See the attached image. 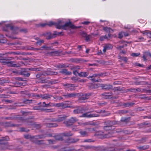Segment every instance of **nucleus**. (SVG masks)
I'll list each match as a JSON object with an SVG mask.
<instances>
[{
	"label": "nucleus",
	"mask_w": 151,
	"mask_h": 151,
	"mask_svg": "<svg viewBox=\"0 0 151 151\" xmlns=\"http://www.w3.org/2000/svg\"><path fill=\"white\" fill-rule=\"evenodd\" d=\"M50 27L55 25L56 28L58 29H63L65 30L67 29L68 28L73 29L76 28L72 23L70 22H66L64 23V22L62 20H59L57 22H50L48 24Z\"/></svg>",
	"instance_id": "1"
},
{
	"label": "nucleus",
	"mask_w": 151,
	"mask_h": 151,
	"mask_svg": "<svg viewBox=\"0 0 151 151\" xmlns=\"http://www.w3.org/2000/svg\"><path fill=\"white\" fill-rule=\"evenodd\" d=\"M99 116V115L98 114L94 113L91 114L90 112H89L83 114L80 116L81 117L91 118L98 116Z\"/></svg>",
	"instance_id": "8"
},
{
	"label": "nucleus",
	"mask_w": 151,
	"mask_h": 151,
	"mask_svg": "<svg viewBox=\"0 0 151 151\" xmlns=\"http://www.w3.org/2000/svg\"><path fill=\"white\" fill-rule=\"evenodd\" d=\"M98 151H112L115 150L114 146L113 145L112 147H103L99 146L97 147Z\"/></svg>",
	"instance_id": "5"
},
{
	"label": "nucleus",
	"mask_w": 151,
	"mask_h": 151,
	"mask_svg": "<svg viewBox=\"0 0 151 151\" xmlns=\"http://www.w3.org/2000/svg\"><path fill=\"white\" fill-rule=\"evenodd\" d=\"M55 138L56 140H62L63 138L60 135H58L55 137Z\"/></svg>",
	"instance_id": "37"
},
{
	"label": "nucleus",
	"mask_w": 151,
	"mask_h": 151,
	"mask_svg": "<svg viewBox=\"0 0 151 151\" xmlns=\"http://www.w3.org/2000/svg\"><path fill=\"white\" fill-rule=\"evenodd\" d=\"M58 32H57V31H54V33L52 34V35L53 37H55L56 35H58Z\"/></svg>",
	"instance_id": "62"
},
{
	"label": "nucleus",
	"mask_w": 151,
	"mask_h": 151,
	"mask_svg": "<svg viewBox=\"0 0 151 151\" xmlns=\"http://www.w3.org/2000/svg\"><path fill=\"white\" fill-rule=\"evenodd\" d=\"M142 125H148V126H151V124L150 123H147V122H145L142 123L141 124Z\"/></svg>",
	"instance_id": "58"
},
{
	"label": "nucleus",
	"mask_w": 151,
	"mask_h": 151,
	"mask_svg": "<svg viewBox=\"0 0 151 151\" xmlns=\"http://www.w3.org/2000/svg\"><path fill=\"white\" fill-rule=\"evenodd\" d=\"M40 96L42 99H50L52 97V95L48 94H45L40 95Z\"/></svg>",
	"instance_id": "20"
},
{
	"label": "nucleus",
	"mask_w": 151,
	"mask_h": 151,
	"mask_svg": "<svg viewBox=\"0 0 151 151\" xmlns=\"http://www.w3.org/2000/svg\"><path fill=\"white\" fill-rule=\"evenodd\" d=\"M134 104V103L132 102H128L124 103L122 104V105L125 107H129L132 106Z\"/></svg>",
	"instance_id": "27"
},
{
	"label": "nucleus",
	"mask_w": 151,
	"mask_h": 151,
	"mask_svg": "<svg viewBox=\"0 0 151 151\" xmlns=\"http://www.w3.org/2000/svg\"><path fill=\"white\" fill-rule=\"evenodd\" d=\"M119 58L121 59V60H122L125 61L127 62V58L126 57H121L120 56H119Z\"/></svg>",
	"instance_id": "50"
},
{
	"label": "nucleus",
	"mask_w": 151,
	"mask_h": 151,
	"mask_svg": "<svg viewBox=\"0 0 151 151\" xmlns=\"http://www.w3.org/2000/svg\"><path fill=\"white\" fill-rule=\"evenodd\" d=\"M3 125L5 127H17L18 124H12L10 122H6L3 124Z\"/></svg>",
	"instance_id": "18"
},
{
	"label": "nucleus",
	"mask_w": 151,
	"mask_h": 151,
	"mask_svg": "<svg viewBox=\"0 0 151 151\" xmlns=\"http://www.w3.org/2000/svg\"><path fill=\"white\" fill-rule=\"evenodd\" d=\"M6 27L9 28L10 29L13 31V33L14 34H17L19 31V28L17 27L14 26L10 24H7L6 25Z\"/></svg>",
	"instance_id": "7"
},
{
	"label": "nucleus",
	"mask_w": 151,
	"mask_h": 151,
	"mask_svg": "<svg viewBox=\"0 0 151 151\" xmlns=\"http://www.w3.org/2000/svg\"><path fill=\"white\" fill-rule=\"evenodd\" d=\"M112 48L113 46L109 44H105L104 47L103 52H105L106 50L111 49Z\"/></svg>",
	"instance_id": "14"
},
{
	"label": "nucleus",
	"mask_w": 151,
	"mask_h": 151,
	"mask_svg": "<svg viewBox=\"0 0 151 151\" xmlns=\"http://www.w3.org/2000/svg\"><path fill=\"white\" fill-rule=\"evenodd\" d=\"M102 95L105 96V98L109 99L112 98L111 93H104L102 94Z\"/></svg>",
	"instance_id": "22"
},
{
	"label": "nucleus",
	"mask_w": 151,
	"mask_h": 151,
	"mask_svg": "<svg viewBox=\"0 0 151 151\" xmlns=\"http://www.w3.org/2000/svg\"><path fill=\"white\" fill-rule=\"evenodd\" d=\"M56 67L58 68H61L67 67L66 65L64 64H60L57 65Z\"/></svg>",
	"instance_id": "38"
},
{
	"label": "nucleus",
	"mask_w": 151,
	"mask_h": 151,
	"mask_svg": "<svg viewBox=\"0 0 151 151\" xmlns=\"http://www.w3.org/2000/svg\"><path fill=\"white\" fill-rule=\"evenodd\" d=\"M77 109L74 110L73 112L75 114H81L86 111L85 109L83 106H78L76 107Z\"/></svg>",
	"instance_id": "6"
},
{
	"label": "nucleus",
	"mask_w": 151,
	"mask_h": 151,
	"mask_svg": "<svg viewBox=\"0 0 151 151\" xmlns=\"http://www.w3.org/2000/svg\"><path fill=\"white\" fill-rule=\"evenodd\" d=\"M24 63L22 61L19 62L18 64H16L15 62L13 61H9L8 62L7 66L11 67H20Z\"/></svg>",
	"instance_id": "9"
},
{
	"label": "nucleus",
	"mask_w": 151,
	"mask_h": 151,
	"mask_svg": "<svg viewBox=\"0 0 151 151\" xmlns=\"http://www.w3.org/2000/svg\"><path fill=\"white\" fill-rule=\"evenodd\" d=\"M42 35L45 37L47 39H50L53 38V37L52 34L50 32H47L44 33L42 34Z\"/></svg>",
	"instance_id": "17"
},
{
	"label": "nucleus",
	"mask_w": 151,
	"mask_h": 151,
	"mask_svg": "<svg viewBox=\"0 0 151 151\" xmlns=\"http://www.w3.org/2000/svg\"><path fill=\"white\" fill-rule=\"evenodd\" d=\"M70 102L69 101H65L64 103H62V107L63 108H70L71 106L70 105L69 103Z\"/></svg>",
	"instance_id": "19"
},
{
	"label": "nucleus",
	"mask_w": 151,
	"mask_h": 151,
	"mask_svg": "<svg viewBox=\"0 0 151 151\" xmlns=\"http://www.w3.org/2000/svg\"><path fill=\"white\" fill-rule=\"evenodd\" d=\"M6 42V41L5 39H1L0 40V43H5Z\"/></svg>",
	"instance_id": "59"
},
{
	"label": "nucleus",
	"mask_w": 151,
	"mask_h": 151,
	"mask_svg": "<svg viewBox=\"0 0 151 151\" xmlns=\"http://www.w3.org/2000/svg\"><path fill=\"white\" fill-rule=\"evenodd\" d=\"M9 140V138L7 136L0 139V144L2 145L1 147H4L3 148L1 147V150H4L7 148L8 145L7 141Z\"/></svg>",
	"instance_id": "2"
},
{
	"label": "nucleus",
	"mask_w": 151,
	"mask_h": 151,
	"mask_svg": "<svg viewBox=\"0 0 151 151\" xmlns=\"http://www.w3.org/2000/svg\"><path fill=\"white\" fill-rule=\"evenodd\" d=\"M59 73L66 75H70L72 74L71 72L68 71L66 69H63Z\"/></svg>",
	"instance_id": "15"
},
{
	"label": "nucleus",
	"mask_w": 151,
	"mask_h": 151,
	"mask_svg": "<svg viewBox=\"0 0 151 151\" xmlns=\"http://www.w3.org/2000/svg\"><path fill=\"white\" fill-rule=\"evenodd\" d=\"M41 70V69L37 68H29V70L30 71H40Z\"/></svg>",
	"instance_id": "41"
},
{
	"label": "nucleus",
	"mask_w": 151,
	"mask_h": 151,
	"mask_svg": "<svg viewBox=\"0 0 151 151\" xmlns=\"http://www.w3.org/2000/svg\"><path fill=\"white\" fill-rule=\"evenodd\" d=\"M143 91L144 92L147 93L148 94L151 95V89L147 90L146 89H143Z\"/></svg>",
	"instance_id": "43"
},
{
	"label": "nucleus",
	"mask_w": 151,
	"mask_h": 151,
	"mask_svg": "<svg viewBox=\"0 0 151 151\" xmlns=\"http://www.w3.org/2000/svg\"><path fill=\"white\" fill-rule=\"evenodd\" d=\"M104 73H102L101 74H93L91 76H89L88 78H91V81L93 82H101V79H96V77H98L99 78V77L102 76L104 75Z\"/></svg>",
	"instance_id": "3"
},
{
	"label": "nucleus",
	"mask_w": 151,
	"mask_h": 151,
	"mask_svg": "<svg viewBox=\"0 0 151 151\" xmlns=\"http://www.w3.org/2000/svg\"><path fill=\"white\" fill-rule=\"evenodd\" d=\"M63 105V104H62V103H59L57 104H56V106L57 107H62Z\"/></svg>",
	"instance_id": "63"
},
{
	"label": "nucleus",
	"mask_w": 151,
	"mask_h": 151,
	"mask_svg": "<svg viewBox=\"0 0 151 151\" xmlns=\"http://www.w3.org/2000/svg\"><path fill=\"white\" fill-rule=\"evenodd\" d=\"M32 141L34 142L35 143L38 144H43V140H39L38 139H32Z\"/></svg>",
	"instance_id": "26"
},
{
	"label": "nucleus",
	"mask_w": 151,
	"mask_h": 151,
	"mask_svg": "<svg viewBox=\"0 0 151 151\" xmlns=\"http://www.w3.org/2000/svg\"><path fill=\"white\" fill-rule=\"evenodd\" d=\"M63 136H72L73 135V134L71 133L70 132H66L63 133Z\"/></svg>",
	"instance_id": "35"
},
{
	"label": "nucleus",
	"mask_w": 151,
	"mask_h": 151,
	"mask_svg": "<svg viewBox=\"0 0 151 151\" xmlns=\"http://www.w3.org/2000/svg\"><path fill=\"white\" fill-rule=\"evenodd\" d=\"M35 39L37 40V41L36 42V44L38 45V46H40L41 45L42 43H43L44 42V41L43 40H39V38L37 37Z\"/></svg>",
	"instance_id": "24"
},
{
	"label": "nucleus",
	"mask_w": 151,
	"mask_h": 151,
	"mask_svg": "<svg viewBox=\"0 0 151 151\" xmlns=\"http://www.w3.org/2000/svg\"><path fill=\"white\" fill-rule=\"evenodd\" d=\"M127 92L130 91L131 92H133L135 93V88H130L128 89L127 90Z\"/></svg>",
	"instance_id": "48"
},
{
	"label": "nucleus",
	"mask_w": 151,
	"mask_h": 151,
	"mask_svg": "<svg viewBox=\"0 0 151 151\" xmlns=\"http://www.w3.org/2000/svg\"><path fill=\"white\" fill-rule=\"evenodd\" d=\"M102 87L103 89L107 90H109L112 88V86L109 85H102Z\"/></svg>",
	"instance_id": "21"
},
{
	"label": "nucleus",
	"mask_w": 151,
	"mask_h": 151,
	"mask_svg": "<svg viewBox=\"0 0 151 151\" xmlns=\"http://www.w3.org/2000/svg\"><path fill=\"white\" fill-rule=\"evenodd\" d=\"M33 137V136L31 137L30 135H24V137L26 139H27L30 138L31 141H32V138Z\"/></svg>",
	"instance_id": "51"
},
{
	"label": "nucleus",
	"mask_w": 151,
	"mask_h": 151,
	"mask_svg": "<svg viewBox=\"0 0 151 151\" xmlns=\"http://www.w3.org/2000/svg\"><path fill=\"white\" fill-rule=\"evenodd\" d=\"M78 121V119L76 117H72L68 121L64 122V123L67 126H70L73 123Z\"/></svg>",
	"instance_id": "4"
},
{
	"label": "nucleus",
	"mask_w": 151,
	"mask_h": 151,
	"mask_svg": "<svg viewBox=\"0 0 151 151\" xmlns=\"http://www.w3.org/2000/svg\"><path fill=\"white\" fill-rule=\"evenodd\" d=\"M12 54H14L16 55H17L18 53L17 52H10L5 53L4 54V55H9Z\"/></svg>",
	"instance_id": "46"
},
{
	"label": "nucleus",
	"mask_w": 151,
	"mask_h": 151,
	"mask_svg": "<svg viewBox=\"0 0 151 151\" xmlns=\"http://www.w3.org/2000/svg\"><path fill=\"white\" fill-rule=\"evenodd\" d=\"M108 37L107 36L105 35V36H102L100 37V40L101 41H103L105 39H108Z\"/></svg>",
	"instance_id": "42"
},
{
	"label": "nucleus",
	"mask_w": 151,
	"mask_h": 151,
	"mask_svg": "<svg viewBox=\"0 0 151 151\" xmlns=\"http://www.w3.org/2000/svg\"><path fill=\"white\" fill-rule=\"evenodd\" d=\"M91 95L90 93H86L83 95L79 99L80 101H81L83 100H85L88 99L89 98V96Z\"/></svg>",
	"instance_id": "16"
},
{
	"label": "nucleus",
	"mask_w": 151,
	"mask_h": 151,
	"mask_svg": "<svg viewBox=\"0 0 151 151\" xmlns=\"http://www.w3.org/2000/svg\"><path fill=\"white\" fill-rule=\"evenodd\" d=\"M45 137L44 135H41L37 136H33L32 137L33 139H42L44 138Z\"/></svg>",
	"instance_id": "29"
},
{
	"label": "nucleus",
	"mask_w": 151,
	"mask_h": 151,
	"mask_svg": "<svg viewBox=\"0 0 151 151\" xmlns=\"http://www.w3.org/2000/svg\"><path fill=\"white\" fill-rule=\"evenodd\" d=\"M19 31L24 33H26L28 32L27 30L25 29H20L19 28Z\"/></svg>",
	"instance_id": "52"
},
{
	"label": "nucleus",
	"mask_w": 151,
	"mask_h": 151,
	"mask_svg": "<svg viewBox=\"0 0 151 151\" xmlns=\"http://www.w3.org/2000/svg\"><path fill=\"white\" fill-rule=\"evenodd\" d=\"M106 124L107 125L108 124V125H106L104 127V129L105 130H107V127H109L110 128L112 125L117 124L118 123L116 121H108L107 122H105Z\"/></svg>",
	"instance_id": "10"
},
{
	"label": "nucleus",
	"mask_w": 151,
	"mask_h": 151,
	"mask_svg": "<svg viewBox=\"0 0 151 151\" xmlns=\"http://www.w3.org/2000/svg\"><path fill=\"white\" fill-rule=\"evenodd\" d=\"M42 75H43L44 76V72H40L38 73L36 75V77L38 78H40Z\"/></svg>",
	"instance_id": "40"
},
{
	"label": "nucleus",
	"mask_w": 151,
	"mask_h": 151,
	"mask_svg": "<svg viewBox=\"0 0 151 151\" xmlns=\"http://www.w3.org/2000/svg\"><path fill=\"white\" fill-rule=\"evenodd\" d=\"M128 119L126 118H122L121 121L123 122H127Z\"/></svg>",
	"instance_id": "60"
},
{
	"label": "nucleus",
	"mask_w": 151,
	"mask_h": 151,
	"mask_svg": "<svg viewBox=\"0 0 151 151\" xmlns=\"http://www.w3.org/2000/svg\"><path fill=\"white\" fill-rule=\"evenodd\" d=\"M79 139L78 138H68L66 140L65 142L69 143H75L78 141Z\"/></svg>",
	"instance_id": "13"
},
{
	"label": "nucleus",
	"mask_w": 151,
	"mask_h": 151,
	"mask_svg": "<svg viewBox=\"0 0 151 151\" xmlns=\"http://www.w3.org/2000/svg\"><path fill=\"white\" fill-rule=\"evenodd\" d=\"M46 125L48 127H57V124L55 123H47Z\"/></svg>",
	"instance_id": "25"
},
{
	"label": "nucleus",
	"mask_w": 151,
	"mask_h": 151,
	"mask_svg": "<svg viewBox=\"0 0 151 151\" xmlns=\"http://www.w3.org/2000/svg\"><path fill=\"white\" fill-rule=\"evenodd\" d=\"M140 55V53H134L131 54V55L134 57H137Z\"/></svg>",
	"instance_id": "56"
},
{
	"label": "nucleus",
	"mask_w": 151,
	"mask_h": 151,
	"mask_svg": "<svg viewBox=\"0 0 151 151\" xmlns=\"http://www.w3.org/2000/svg\"><path fill=\"white\" fill-rule=\"evenodd\" d=\"M127 111L125 110H119V113L120 114H125L127 113Z\"/></svg>",
	"instance_id": "44"
},
{
	"label": "nucleus",
	"mask_w": 151,
	"mask_h": 151,
	"mask_svg": "<svg viewBox=\"0 0 151 151\" xmlns=\"http://www.w3.org/2000/svg\"><path fill=\"white\" fill-rule=\"evenodd\" d=\"M58 73L57 72L50 70V68H48L46 71L44 72V76L56 75Z\"/></svg>",
	"instance_id": "11"
},
{
	"label": "nucleus",
	"mask_w": 151,
	"mask_h": 151,
	"mask_svg": "<svg viewBox=\"0 0 151 151\" xmlns=\"http://www.w3.org/2000/svg\"><path fill=\"white\" fill-rule=\"evenodd\" d=\"M143 34L145 35L148 36H151V32H149L147 31L142 32Z\"/></svg>",
	"instance_id": "49"
},
{
	"label": "nucleus",
	"mask_w": 151,
	"mask_h": 151,
	"mask_svg": "<svg viewBox=\"0 0 151 151\" xmlns=\"http://www.w3.org/2000/svg\"><path fill=\"white\" fill-rule=\"evenodd\" d=\"M124 32H121L119 33L118 35V37L120 39H121L123 37Z\"/></svg>",
	"instance_id": "55"
},
{
	"label": "nucleus",
	"mask_w": 151,
	"mask_h": 151,
	"mask_svg": "<svg viewBox=\"0 0 151 151\" xmlns=\"http://www.w3.org/2000/svg\"><path fill=\"white\" fill-rule=\"evenodd\" d=\"M80 133L83 137L87 136L88 135V133L86 131H80Z\"/></svg>",
	"instance_id": "33"
},
{
	"label": "nucleus",
	"mask_w": 151,
	"mask_h": 151,
	"mask_svg": "<svg viewBox=\"0 0 151 151\" xmlns=\"http://www.w3.org/2000/svg\"><path fill=\"white\" fill-rule=\"evenodd\" d=\"M33 100L28 99H24L23 101V104H31L32 103Z\"/></svg>",
	"instance_id": "30"
},
{
	"label": "nucleus",
	"mask_w": 151,
	"mask_h": 151,
	"mask_svg": "<svg viewBox=\"0 0 151 151\" xmlns=\"http://www.w3.org/2000/svg\"><path fill=\"white\" fill-rule=\"evenodd\" d=\"M40 82L41 83H47V81L46 79L42 78L40 79Z\"/></svg>",
	"instance_id": "47"
},
{
	"label": "nucleus",
	"mask_w": 151,
	"mask_h": 151,
	"mask_svg": "<svg viewBox=\"0 0 151 151\" xmlns=\"http://www.w3.org/2000/svg\"><path fill=\"white\" fill-rule=\"evenodd\" d=\"M33 109L34 110H39L40 109V107L39 106H36L33 107Z\"/></svg>",
	"instance_id": "64"
},
{
	"label": "nucleus",
	"mask_w": 151,
	"mask_h": 151,
	"mask_svg": "<svg viewBox=\"0 0 151 151\" xmlns=\"http://www.w3.org/2000/svg\"><path fill=\"white\" fill-rule=\"evenodd\" d=\"M103 29L106 32L109 33L111 32V31H112V30L110 28L107 27H104L103 28Z\"/></svg>",
	"instance_id": "32"
},
{
	"label": "nucleus",
	"mask_w": 151,
	"mask_h": 151,
	"mask_svg": "<svg viewBox=\"0 0 151 151\" xmlns=\"http://www.w3.org/2000/svg\"><path fill=\"white\" fill-rule=\"evenodd\" d=\"M59 52L58 51H55L47 53L48 55H59Z\"/></svg>",
	"instance_id": "28"
},
{
	"label": "nucleus",
	"mask_w": 151,
	"mask_h": 151,
	"mask_svg": "<svg viewBox=\"0 0 151 151\" xmlns=\"http://www.w3.org/2000/svg\"><path fill=\"white\" fill-rule=\"evenodd\" d=\"M48 141L50 144H54L55 142V141L54 139H49Z\"/></svg>",
	"instance_id": "54"
},
{
	"label": "nucleus",
	"mask_w": 151,
	"mask_h": 151,
	"mask_svg": "<svg viewBox=\"0 0 151 151\" xmlns=\"http://www.w3.org/2000/svg\"><path fill=\"white\" fill-rule=\"evenodd\" d=\"M149 148L148 146H144L142 147H138V148L141 150H146Z\"/></svg>",
	"instance_id": "39"
},
{
	"label": "nucleus",
	"mask_w": 151,
	"mask_h": 151,
	"mask_svg": "<svg viewBox=\"0 0 151 151\" xmlns=\"http://www.w3.org/2000/svg\"><path fill=\"white\" fill-rule=\"evenodd\" d=\"M67 116L65 114L61 115L58 116V118L55 121L58 122H61L66 119Z\"/></svg>",
	"instance_id": "12"
},
{
	"label": "nucleus",
	"mask_w": 151,
	"mask_h": 151,
	"mask_svg": "<svg viewBox=\"0 0 151 151\" xmlns=\"http://www.w3.org/2000/svg\"><path fill=\"white\" fill-rule=\"evenodd\" d=\"M69 98H71L74 97L76 96L77 94L75 93H69Z\"/></svg>",
	"instance_id": "45"
},
{
	"label": "nucleus",
	"mask_w": 151,
	"mask_h": 151,
	"mask_svg": "<svg viewBox=\"0 0 151 151\" xmlns=\"http://www.w3.org/2000/svg\"><path fill=\"white\" fill-rule=\"evenodd\" d=\"M43 49H45L46 50H49L51 49L50 47H48L46 45H44L40 48V50H42Z\"/></svg>",
	"instance_id": "34"
},
{
	"label": "nucleus",
	"mask_w": 151,
	"mask_h": 151,
	"mask_svg": "<svg viewBox=\"0 0 151 151\" xmlns=\"http://www.w3.org/2000/svg\"><path fill=\"white\" fill-rule=\"evenodd\" d=\"M141 92L142 93L143 92H144L143 91V89L141 90V88H138L137 89H135V93L137 92Z\"/></svg>",
	"instance_id": "53"
},
{
	"label": "nucleus",
	"mask_w": 151,
	"mask_h": 151,
	"mask_svg": "<svg viewBox=\"0 0 151 151\" xmlns=\"http://www.w3.org/2000/svg\"><path fill=\"white\" fill-rule=\"evenodd\" d=\"M78 75L81 77H85L87 76L88 75V73L87 72H81L80 73H78Z\"/></svg>",
	"instance_id": "23"
},
{
	"label": "nucleus",
	"mask_w": 151,
	"mask_h": 151,
	"mask_svg": "<svg viewBox=\"0 0 151 151\" xmlns=\"http://www.w3.org/2000/svg\"><path fill=\"white\" fill-rule=\"evenodd\" d=\"M146 84L145 81L136 82L135 84L136 85H144Z\"/></svg>",
	"instance_id": "36"
},
{
	"label": "nucleus",
	"mask_w": 151,
	"mask_h": 151,
	"mask_svg": "<svg viewBox=\"0 0 151 151\" xmlns=\"http://www.w3.org/2000/svg\"><path fill=\"white\" fill-rule=\"evenodd\" d=\"M49 24V23H42V24H41L38 25L39 27H44L46 25H48V24Z\"/></svg>",
	"instance_id": "57"
},
{
	"label": "nucleus",
	"mask_w": 151,
	"mask_h": 151,
	"mask_svg": "<svg viewBox=\"0 0 151 151\" xmlns=\"http://www.w3.org/2000/svg\"><path fill=\"white\" fill-rule=\"evenodd\" d=\"M63 96H64L65 98L67 99L69 98V93H66L63 95Z\"/></svg>",
	"instance_id": "61"
},
{
	"label": "nucleus",
	"mask_w": 151,
	"mask_h": 151,
	"mask_svg": "<svg viewBox=\"0 0 151 151\" xmlns=\"http://www.w3.org/2000/svg\"><path fill=\"white\" fill-rule=\"evenodd\" d=\"M64 86H66L67 88H70V87L74 88V85L72 84L65 83L63 85Z\"/></svg>",
	"instance_id": "31"
}]
</instances>
